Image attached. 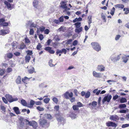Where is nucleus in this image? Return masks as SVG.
<instances>
[{
  "label": "nucleus",
  "mask_w": 129,
  "mask_h": 129,
  "mask_svg": "<svg viewBox=\"0 0 129 129\" xmlns=\"http://www.w3.org/2000/svg\"><path fill=\"white\" fill-rule=\"evenodd\" d=\"M97 69L99 71L103 72L105 71V68L104 65L101 64L98 66Z\"/></svg>",
  "instance_id": "0eeeda50"
},
{
  "label": "nucleus",
  "mask_w": 129,
  "mask_h": 129,
  "mask_svg": "<svg viewBox=\"0 0 129 129\" xmlns=\"http://www.w3.org/2000/svg\"><path fill=\"white\" fill-rule=\"evenodd\" d=\"M72 41L73 40L72 39H71L68 40L67 41H63V43H64L65 42V44H71Z\"/></svg>",
  "instance_id": "b1692460"
},
{
  "label": "nucleus",
  "mask_w": 129,
  "mask_h": 129,
  "mask_svg": "<svg viewBox=\"0 0 129 129\" xmlns=\"http://www.w3.org/2000/svg\"><path fill=\"white\" fill-rule=\"evenodd\" d=\"M110 120L116 121L117 120H119V117L117 115H112L110 116Z\"/></svg>",
  "instance_id": "9d476101"
},
{
  "label": "nucleus",
  "mask_w": 129,
  "mask_h": 129,
  "mask_svg": "<svg viewBox=\"0 0 129 129\" xmlns=\"http://www.w3.org/2000/svg\"><path fill=\"white\" fill-rule=\"evenodd\" d=\"M114 7L116 8H118L123 9L124 7V6L123 4H118L114 5Z\"/></svg>",
  "instance_id": "412c9836"
},
{
  "label": "nucleus",
  "mask_w": 129,
  "mask_h": 129,
  "mask_svg": "<svg viewBox=\"0 0 129 129\" xmlns=\"http://www.w3.org/2000/svg\"><path fill=\"white\" fill-rule=\"evenodd\" d=\"M38 1L37 0H34L33 2V4L34 7L37 8L38 6Z\"/></svg>",
  "instance_id": "dca6fc26"
},
{
  "label": "nucleus",
  "mask_w": 129,
  "mask_h": 129,
  "mask_svg": "<svg viewBox=\"0 0 129 129\" xmlns=\"http://www.w3.org/2000/svg\"><path fill=\"white\" fill-rule=\"evenodd\" d=\"M34 33V30L33 29H30L29 31V34L30 35H33Z\"/></svg>",
  "instance_id": "0e129e2a"
},
{
  "label": "nucleus",
  "mask_w": 129,
  "mask_h": 129,
  "mask_svg": "<svg viewBox=\"0 0 129 129\" xmlns=\"http://www.w3.org/2000/svg\"><path fill=\"white\" fill-rule=\"evenodd\" d=\"M112 96L111 95H107L102 100V103L104 104L105 102L107 101L109 102L112 98Z\"/></svg>",
  "instance_id": "39448f33"
},
{
  "label": "nucleus",
  "mask_w": 129,
  "mask_h": 129,
  "mask_svg": "<svg viewBox=\"0 0 129 129\" xmlns=\"http://www.w3.org/2000/svg\"><path fill=\"white\" fill-rule=\"evenodd\" d=\"M5 97L9 102L11 103L12 99V98L11 95L8 94H7L6 95Z\"/></svg>",
  "instance_id": "ddd939ff"
},
{
  "label": "nucleus",
  "mask_w": 129,
  "mask_h": 129,
  "mask_svg": "<svg viewBox=\"0 0 129 129\" xmlns=\"http://www.w3.org/2000/svg\"><path fill=\"white\" fill-rule=\"evenodd\" d=\"M52 100L56 104H57L58 101L57 99L55 97H54L52 99Z\"/></svg>",
  "instance_id": "09e8293b"
},
{
  "label": "nucleus",
  "mask_w": 129,
  "mask_h": 129,
  "mask_svg": "<svg viewBox=\"0 0 129 129\" xmlns=\"http://www.w3.org/2000/svg\"><path fill=\"white\" fill-rule=\"evenodd\" d=\"M27 122H28V124L30 126H32L34 129H37L38 128V125L37 123L35 121L32 120L30 121L27 120Z\"/></svg>",
  "instance_id": "7ed1b4c3"
},
{
  "label": "nucleus",
  "mask_w": 129,
  "mask_h": 129,
  "mask_svg": "<svg viewBox=\"0 0 129 129\" xmlns=\"http://www.w3.org/2000/svg\"><path fill=\"white\" fill-rule=\"evenodd\" d=\"M92 74L94 77L97 78H101L103 76L102 74L100 73L94 71H93Z\"/></svg>",
  "instance_id": "423d86ee"
},
{
  "label": "nucleus",
  "mask_w": 129,
  "mask_h": 129,
  "mask_svg": "<svg viewBox=\"0 0 129 129\" xmlns=\"http://www.w3.org/2000/svg\"><path fill=\"white\" fill-rule=\"evenodd\" d=\"M82 18L81 17H79L78 18H76L75 19H74L73 21V23H75L76 21L79 22L82 21Z\"/></svg>",
  "instance_id": "c85d7f7f"
},
{
  "label": "nucleus",
  "mask_w": 129,
  "mask_h": 129,
  "mask_svg": "<svg viewBox=\"0 0 129 129\" xmlns=\"http://www.w3.org/2000/svg\"><path fill=\"white\" fill-rule=\"evenodd\" d=\"M21 79L20 77V76H18L16 80V82L17 84H19L21 82Z\"/></svg>",
  "instance_id": "5701e85b"
},
{
  "label": "nucleus",
  "mask_w": 129,
  "mask_h": 129,
  "mask_svg": "<svg viewBox=\"0 0 129 129\" xmlns=\"http://www.w3.org/2000/svg\"><path fill=\"white\" fill-rule=\"evenodd\" d=\"M77 106L78 107H83L84 105L82 104L80 102H78L77 103Z\"/></svg>",
  "instance_id": "79ce46f5"
},
{
  "label": "nucleus",
  "mask_w": 129,
  "mask_h": 129,
  "mask_svg": "<svg viewBox=\"0 0 129 129\" xmlns=\"http://www.w3.org/2000/svg\"><path fill=\"white\" fill-rule=\"evenodd\" d=\"M82 27H80L79 28L76 29L75 30V31L76 33H79L82 31Z\"/></svg>",
  "instance_id": "a878e982"
},
{
  "label": "nucleus",
  "mask_w": 129,
  "mask_h": 129,
  "mask_svg": "<svg viewBox=\"0 0 129 129\" xmlns=\"http://www.w3.org/2000/svg\"><path fill=\"white\" fill-rule=\"evenodd\" d=\"M6 55L7 57L9 58H12L13 56V54L11 53H8Z\"/></svg>",
  "instance_id": "58836bf2"
},
{
  "label": "nucleus",
  "mask_w": 129,
  "mask_h": 129,
  "mask_svg": "<svg viewBox=\"0 0 129 129\" xmlns=\"http://www.w3.org/2000/svg\"><path fill=\"white\" fill-rule=\"evenodd\" d=\"M6 107L4 106L1 105V109L4 112L6 111Z\"/></svg>",
  "instance_id": "603ef678"
},
{
  "label": "nucleus",
  "mask_w": 129,
  "mask_h": 129,
  "mask_svg": "<svg viewBox=\"0 0 129 129\" xmlns=\"http://www.w3.org/2000/svg\"><path fill=\"white\" fill-rule=\"evenodd\" d=\"M115 10V9L114 7H113L111 10V11L110 12V14L112 16H113L114 15Z\"/></svg>",
  "instance_id": "72a5a7b5"
},
{
  "label": "nucleus",
  "mask_w": 129,
  "mask_h": 129,
  "mask_svg": "<svg viewBox=\"0 0 129 129\" xmlns=\"http://www.w3.org/2000/svg\"><path fill=\"white\" fill-rule=\"evenodd\" d=\"M93 48L97 51H99L101 50V47L97 43L95 42H92L91 43Z\"/></svg>",
  "instance_id": "f03ea898"
},
{
  "label": "nucleus",
  "mask_w": 129,
  "mask_h": 129,
  "mask_svg": "<svg viewBox=\"0 0 129 129\" xmlns=\"http://www.w3.org/2000/svg\"><path fill=\"white\" fill-rule=\"evenodd\" d=\"M31 22V21H30L27 22L26 24V26L27 28H28L29 26H30Z\"/></svg>",
  "instance_id": "4c0bfd02"
},
{
  "label": "nucleus",
  "mask_w": 129,
  "mask_h": 129,
  "mask_svg": "<svg viewBox=\"0 0 129 129\" xmlns=\"http://www.w3.org/2000/svg\"><path fill=\"white\" fill-rule=\"evenodd\" d=\"M1 32L2 35H4L6 34H8L9 33V30L8 29L5 30H2Z\"/></svg>",
  "instance_id": "a211bd4d"
},
{
  "label": "nucleus",
  "mask_w": 129,
  "mask_h": 129,
  "mask_svg": "<svg viewBox=\"0 0 129 129\" xmlns=\"http://www.w3.org/2000/svg\"><path fill=\"white\" fill-rule=\"evenodd\" d=\"M129 126V124H126L122 125V128H124L126 127Z\"/></svg>",
  "instance_id": "13d9d810"
},
{
  "label": "nucleus",
  "mask_w": 129,
  "mask_h": 129,
  "mask_svg": "<svg viewBox=\"0 0 129 129\" xmlns=\"http://www.w3.org/2000/svg\"><path fill=\"white\" fill-rule=\"evenodd\" d=\"M55 116L58 122H61L64 120L63 118L58 114H56Z\"/></svg>",
  "instance_id": "9b49d317"
},
{
  "label": "nucleus",
  "mask_w": 129,
  "mask_h": 129,
  "mask_svg": "<svg viewBox=\"0 0 129 129\" xmlns=\"http://www.w3.org/2000/svg\"><path fill=\"white\" fill-rule=\"evenodd\" d=\"M119 97V96L117 95H115V96H114L113 98V99L114 100H115L116 99H117Z\"/></svg>",
  "instance_id": "e2e57ef3"
},
{
  "label": "nucleus",
  "mask_w": 129,
  "mask_h": 129,
  "mask_svg": "<svg viewBox=\"0 0 129 129\" xmlns=\"http://www.w3.org/2000/svg\"><path fill=\"white\" fill-rule=\"evenodd\" d=\"M122 62L125 63H126L129 59L127 57L126 55H125L124 56H122Z\"/></svg>",
  "instance_id": "f3484780"
},
{
  "label": "nucleus",
  "mask_w": 129,
  "mask_h": 129,
  "mask_svg": "<svg viewBox=\"0 0 129 129\" xmlns=\"http://www.w3.org/2000/svg\"><path fill=\"white\" fill-rule=\"evenodd\" d=\"M106 124L107 126H111L112 127H116L117 126L116 123L112 122L109 121Z\"/></svg>",
  "instance_id": "f8f14e48"
},
{
  "label": "nucleus",
  "mask_w": 129,
  "mask_h": 129,
  "mask_svg": "<svg viewBox=\"0 0 129 129\" xmlns=\"http://www.w3.org/2000/svg\"><path fill=\"white\" fill-rule=\"evenodd\" d=\"M5 72V70L4 69H0V75H3Z\"/></svg>",
  "instance_id": "de8ad7c7"
},
{
  "label": "nucleus",
  "mask_w": 129,
  "mask_h": 129,
  "mask_svg": "<svg viewBox=\"0 0 129 129\" xmlns=\"http://www.w3.org/2000/svg\"><path fill=\"white\" fill-rule=\"evenodd\" d=\"M60 7L62 9H64L66 8L67 5V2L66 1H61L60 3Z\"/></svg>",
  "instance_id": "1a4fd4ad"
},
{
  "label": "nucleus",
  "mask_w": 129,
  "mask_h": 129,
  "mask_svg": "<svg viewBox=\"0 0 129 129\" xmlns=\"http://www.w3.org/2000/svg\"><path fill=\"white\" fill-rule=\"evenodd\" d=\"M76 115L73 113H72L70 115V117L72 119H74L76 118Z\"/></svg>",
  "instance_id": "473e14b6"
},
{
  "label": "nucleus",
  "mask_w": 129,
  "mask_h": 129,
  "mask_svg": "<svg viewBox=\"0 0 129 129\" xmlns=\"http://www.w3.org/2000/svg\"><path fill=\"white\" fill-rule=\"evenodd\" d=\"M25 45H24V43H22L20 46L19 49H24L25 47Z\"/></svg>",
  "instance_id": "f704fd0d"
},
{
  "label": "nucleus",
  "mask_w": 129,
  "mask_h": 129,
  "mask_svg": "<svg viewBox=\"0 0 129 129\" xmlns=\"http://www.w3.org/2000/svg\"><path fill=\"white\" fill-rule=\"evenodd\" d=\"M13 110L17 114H20V112L19 111V108L17 107H14L13 108Z\"/></svg>",
  "instance_id": "6ab92c4d"
},
{
  "label": "nucleus",
  "mask_w": 129,
  "mask_h": 129,
  "mask_svg": "<svg viewBox=\"0 0 129 129\" xmlns=\"http://www.w3.org/2000/svg\"><path fill=\"white\" fill-rule=\"evenodd\" d=\"M37 109L40 111H42L44 110V108L43 107H41L40 106H38L37 107Z\"/></svg>",
  "instance_id": "49530a36"
},
{
  "label": "nucleus",
  "mask_w": 129,
  "mask_h": 129,
  "mask_svg": "<svg viewBox=\"0 0 129 129\" xmlns=\"http://www.w3.org/2000/svg\"><path fill=\"white\" fill-rule=\"evenodd\" d=\"M59 20L60 21V22H62L63 21H64V17L63 16H62L60 17L59 18Z\"/></svg>",
  "instance_id": "a18cd8bd"
},
{
  "label": "nucleus",
  "mask_w": 129,
  "mask_h": 129,
  "mask_svg": "<svg viewBox=\"0 0 129 129\" xmlns=\"http://www.w3.org/2000/svg\"><path fill=\"white\" fill-rule=\"evenodd\" d=\"M78 41L77 40H75L73 43V45L74 46H76L78 43Z\"/></svg>",
  "instance_id": "052dcab7"
},
{
  "label": "nucleus",
  "mask_w": 129,
  "mask_h": 129,
  "mask_svg": "<svg viewBox=\"0 0 129 129\" xmlns=\"http://www.w3.org/2000/svg\"><path fill=\"white\" fill-rule=\"evenodd\" d=\"M73 95V93L71 92L69 93L68 92H66L64 94V96L65 98L67 99H69V97L72 98Z\"/></svg>",
  "instance_id": "6e6552de"
},
{
  "label": "nucleus",
  "mask_w": 129,
  "mask_h": 129,
  "mask_svg": "<svg viewBox=\"0 0 129 129\" xmlns=\"http://www.w3.org/2000/svg\"><path fill=\"white\" fill-rule=\"evenodd\" d=\"M35 70L34 68V67H32L31 69H29L28 70V72L30 73H33L34 72Z\"/></svg>",
  "instance_id": "ea45409f"
},
{
  "label": "nucleus",
  "mask_w": 129,
  "mask_h": 129,
  "mask_svg": "<svg viewBox=\"0 0 129 129\" xmlns=\"http://www.w3.org/2000/svg\"><path fill=\"white\" fill-rule=\"evenodd\" d=\"M88 23L90 24L92 23L91 16H89L88 17Z\"/></svg>",
  "instance_id": "8fccbe9b"
},
{
  "label": "nucleus",
  "mask_w": 129,
  "mask_h": 129,
  "mask_svg": "<svg viewBox=\"0 0 129 129\" xmlns=\"http://www.w3.org/2000/svg\"><path fill=\"white\" fill-rule=\"evenodd\" d=\"M76 105H74L73 106V108L74 110H78L79 108Z\"/></svg>",
  "instance_id": "a19ab883"
},
{
  "label": "nucleus",
  "mask_w": 129,
  "mask_h": 129,
  "mask_svg": "<svg viewBox=\"0 0 129 129\" xmlns=\"http://www.w3.org/2000/svg\"><path fill=\"white\" fill-rule=\"evenodd\" d=\"M45 116L47 118L51 119L52 116L50 114H45Z\"/></svg>",
  "instance_id": "864d4df0"
},
{
  "label": "nucleus",
  "mask_w": 129,
  "mask_h": 129,
  "mask_svg": "<svg viewBox=\"0 0 129 129\" xmlns=\"http://www.w3.org/2000/svg\"><path fill=\"white\" fill-rule=\"evenodd\" d=\"M51 49V48L49 47H47L45 48L44 49L47 51H48L49 52V51Z\"/></svg>",
  "instance_id": "4d7b16f0"
},
{
  "label": "nucleus",
  "mask_w": 129,
  "mask_h": 129,
  "mask_svg": "<svg viewBox=\"0 0 129 129\" xmlns=\"http://www.w3.org/2000/svg\"><path fill=\"white\" fill-rule=\"evenodd\" d=\"M30 57L29 55H27L25 57V60L26 63H28L30 60Z\"/></svg>",
  "instance_id": "cd10ccee"
},
{
  "label": "nucleus",
  "mask_w": 129,
  "mask_h": 129,
  "mask_svg": "<svg viewBox=\"0 0 129 129\" xmlns=\"http://www.w3.org/2000/svg\"><path fill=\"white\" fill-rule=\"evenodd\" d=\"M2 99L3 102L5 104H7L8 103V101L6 100V98L4 97H3L2 98Z\"/></svg>",
  "instance_id": "bf43d9fd"
},
{
  "label": "nucleus",
  "mask_w": 129,
  "mask_h": 129,
  "mask_svg": "<svg viewBox=\"0 0 129 129\" xmlns=\"http://www.w3.org/2000/svg\"><path fill=\"white\" fill-rule=\"evenodd\" d=\"M66 30V27L64 26H61L60 28L57 29V31L59 32L61 31L64 32Z\"/></svg>",
  "instance_id": "4be33fe9"
},
{
  "label": "nucleus",
  "mask_w": 129,
  "mask_h": 129,
  "mask_svg": "<svg viewBox=\"0 0 129 129\" xmlns=\"http://www.w3.org/2000/svg\"><path fill=\"white\" fill-rule=\"evenodd\" d=\"M126 107V105L125 104H121L119 105V108H124Z\"/></svg>",
  "instance_id": "3c124183"
},
{
  "label": "nucleus",
  "mask_w": 129,
  "mask_h": 129,
  "mask_svg": "<svg viewBox=\"0 0 129 129\" xmlns=\"http://www.w3.org/2000/svg\"><path fill=\"white\" fill-rule=\"evenodd\" d=\"M50 99L49 98H47L45 99L43 101L46 104H47L49 102Z\"/></svg>",
  "instance_id": "c03bdc74"
},
{
  "label": "nucleus",
  "mask_w": 129,
  "mask_h": 129,
  "mask_svg": "<svg viewBox=\"0 0 129 129\" xmlns=\"http://www.w3.org/2000/svg\"><path fill=\"white\" fill-rule=\"evenodd\" d=\"M10 65L11 66V67H13L15 66L16 64L14 62H12L10 63Z\"/></svg>",
  "instance_id": "338daca9"
},
{
  "label": "nucleus",
  "mask_w": 129,
  "mask_h": 129,
  "mask_svg": "<svg viewBox=\"0 0 129 129\" xmlns=\"http://www.w3.org/2000/svg\"><path fill=\"white\" fill-rule=\"evenodd\" d=\"M81 23L80 22H77L74 24V25L76 26V28H78L80 27L81 24Z\"/></svg>",
  "instance_id": "2f4dec72"
},
{
  "label": "nucleus",
  "mask_w": 129,
  "mask_h": 129,
  "mask_svg": "<svg viewBox=\"0 0 129 129\" xmlns=\"http://www.w3.org/2000/svg\"><path fill=\"white\" fill-rule=\"evenodd\" d=\"M97 104V102L95 101L92 102V106L91 108L92 109H93L94 107H95Z\"/></svg>",
  "instance_id": "bb28decb"
},
{
  "label": "nucleus",
  "mask_w": 129,
  "mask_h": 129,
  "mask_svg": "<svg viewBox=\"0 0 129 129\" xmlns=\"http://www.w3.org/2000/svg\"><path fill=\"white\" fill-rule=\"evenodd\" d=\"M127 101L126 99L124 98H121L120 100V102L121 103H123L126 102Z\"/></svg>",
  "instance_id": "c756f323"
},
{
  "label": "nucleus",
  "mask_w": 129,
  "mask_h": 129,
  "mask_svg": "<svg viewBox=\"0 0 129 129\" xmlns=\"http://www.w3.org/2000/svg\"><path fill=\"white\" fill-rule=\"evenodd\" d=\"M42 47V46L40 43H39L38 45H37L36 48L38 50H40V48Z\"/></svg>",
  "instance_id": "37998d69"
},
{
  "label": "nucleus",
  "mask_w": 129,
  "mask_h": 129,
  "mask_svg": "<svg viewBox=\"0 0 129 129\" xmlns=\"http://www.w3.org/2000/svg\"><path fill=\"white\" fill-rule=\"evenodd\" d=\"M90 95V92L87 91L86 93H85V97L86 98H87L89 97Z\"/></svg>",
  "instance_id": "c9c22d12"
},
{
  "label": "nucleus",
  "mask_w": 129,
  "mask_h": 129,
  "mask_svg": "<svg viewBox=\"0 0 129 129\" xmlns=\"http://www.w3.org/2000/svg\"><path fill=\"white\" fill-rule=\"evenodd\" d=\"M121 55V54L117 55H112L110 57V59L112 61H114L118 60L120 58Z\"/></svg>",
  "instance_id": "20e7f679"
},
{
  "label": "nucleus",
  "mask_w": 129,
  "mask_h": 129,
  "mask_svg": "<svg viewBox=\"0 0 129 129\" xmlns=\"http://www.w3.org/2000/svg\"><path fill=\"white\" fill-rule=\"evenodd\" d=\"M35 104L36 105H41L42 104V103L41 101L35 102Z\"/></svg>",
  "instance_id": "69168bd1"
},
{
  "label": "nucleus",
  "mask_w": 129,
  "mask_h": 129,
  "mask_svg": "<svg viewBox=\"0 0 129 129\" xmlns=\"http://www.w3.org/2000/svg\"><path fill=\"white\" fill-rule=\"evenodd\" d=\"M39 124L41 126L45 127H48L49 124L47 120L44 118L40 119L39 120Z\"/></svg>",
  "instance_id": "f257e3e1"
},
{
  "label": "nucleus",
  "mask_w": 129,
  "mask_h": 129,
  "mask_svg": "<svg viewBox=\"0 0 129 129\" xmlns=\"http://www.w3.org/2000/svg\"><path fill=\"white\" fill-rule=\"evenodd\" d=\"M128 13H129V8H126V10L124 13L126 14H127Z\"/></svg>",
  "instance_id": "774afa93"
},
{
  "label": "nucleus",
  "mask_w": 129,
  "mask_h": 129,
  "mask_svg": "<svg viewBox=\"0 0 129 129\" xmlns=\"http://www.w3.org/2000/svg\"><path fill=\"white\" fill-rule=\"evenodd\" d=\"M4 4L7 6L8 9L11 10L12 8L11 7V5L7 1H5L4 2Z\"/></svg>",
  "instance_id": "4468645a"
},
{
  "label": "nucleus",
  "mask_w": 129,
  "mask_h": 129,
  "mask_svg": "<svg viewBox=\"0 0 129 129\" xmlns=\"http://www.w3.org/2000/svg\"><path fill=\"white\" fill-rule=\"evenodd\" d=\"M128 109H127L126 110H122L119 111V112L121 113H126L127 111H128Z\"/></svg>",
  "instance_id": "5fc2aeb1"
},
{
  "label": "nucleus",
  "mask_w": 129,
  "mask_h": 129,
  "mask_svg": "<svg viewBox=\"0 0 129 129\" xmlns=\"http://www.w3.org/2000/svg\"><path fill=\"white\" fill-rule=\"evenodd\" d=\"M30 78H28L26 77H25L24 78L22 79V81L25 83H27V82L26 80L28 79V80H29Z\"/></svg>",
  "instance_id": "7c9ffc66"
},
{
  "label": "nucleus",
  "mask_w": 129,
  "mask_h": 129,
  "mask_svg": "<svg viewBox=\"0 0 129 129\" xmlns=\"http://www.w3.org/2000/svg\"><path fill=\"white\" fill-rule=\"evenodd\" d=\"M101 18L103 19L104 20V22H106V20L105 19V16L103 14V13H102L101 14Z\"/></svg>",
  "instance_id": "680f3d73"
},
{
  "label": "nucleus",
  "mask_w": 129,
  "mask_h": 129,
  "mask_svg": "<svg viewBox=\"0 0 129 129\" xmlns=\"http://www.w3.org/2000/svg\"><path fill=\"white\" fill-rule=\"evenodd\" d=\"M121 37V36L119 35H116L115 38V39L116 41L118 40L120 37Z\"/></svg>",
  "instance_id": "6e6d98bb"
},
{
  "label": "nucleus",
  "mask_w": 129,
  "mask_h": 129,
  "mask_svg": "<svg viewBox=\"0 0 129 129\" xmlns=\"http://www.w3.org/2000/svg\"><path fill=\"white\" fill-rule=\"evenodd\" d=\"M52 59H50L49 60V66L51 67H54L55 66V65L53 64L52 63Z\"/></svg>",
  "instance_id": "e433bc0d"
},
{
  "label": "nucleus",
  "mask_w": 129,
  "mask_h": 129,
  "mask_svg": "<svg viewBox=\"0 0 129 129\" xmlns=\"http://www.w3.org/2000/svg\"><path fill=\"white\" fill-rule=\"evenodd\" d=\"M35 104V102L33 100H31L30 101V104H27V107L32 108L33 107Z\"/></svg>",
  "instance_id": "2eb2a0df"
},
{
  "label": "nucleus",
  "mask_w": 129,
  "mask_h": 129,
  "mask_svg": "<svg viewBox=\"0 0 129 129\" xmlns=\"http://www.w3.org/2000/svg\"><path fill=\"white\" fill-rule=\"evenodd\" d=\"M20 102L21 104L23 106L27 107V104L26 101L23 99L21 100Z\"/></svg>",
  "instance_id": "aec40b11"
},
{
  "label": "nucleus",
  "mask_w": 129,
  "mask_h": 129,
  "mask_svg": "<svg viewBox=\"0 0 129 129\" xmlns=\"http://www.w3.org/2000/svg\"><path fill=\"white\" fill-rule=\"evenodd\" d=\"M17 43L16 41H14L12 44V46L13 48L15 49L16 48L17 46Z\"/></svg>",
  "instance_id": "393cba45"
}]
</instances>
